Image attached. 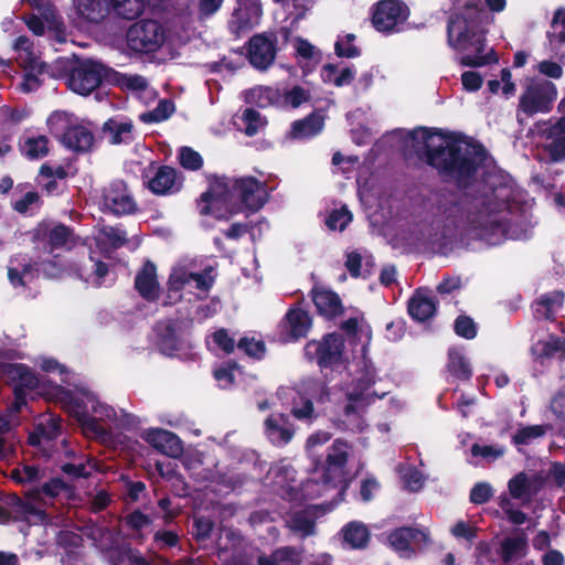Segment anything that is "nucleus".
<instances>
[{
	"label": "nucleus",
	"mask_w": 565,
	"mask_h": 565,
	"mask_svg": "<svg viewBox=\"0 0 565 565\" xmlns=\"http://www.w3.org/2000/svg\"><path fill=\"white\" fill-rule=\"evenodd\" d=\"M57 543L65 548H75L81 545L82 537L75 532L64 530L57 534Z\"/></svg>",
	"instance_id": "obj_64"
},
{
	"label": "nucleus",
	"mask_w": 565,
	"mask_h": 565,
	"mask_svg": "<svg viewBox=\"0 0 565 565\" xmlns=\"http://www.w3.org/2000/svg\"><path fill=\"white\" fill-rule=\"evenodd\" d=\"M13 50L17 53L15 61L21 67L31 71L42 70L43 65L40 62V54L29 38L24 35L19 36L13 43Z\"/></svg>",
	"instance_id": "obj_24"
},
{
	"label": "nucleus",
	"mask_w": 565,
	"mask_h": 565,
	"mask_svg": "<svg viewBox=\"0 0 565 565\" xmlns=\"http://www.w3.org/2000/svg\"><path fill=\"white\" fill-rule=\"evenodd\" d=\"M412 148L419 158L439 171L459 178L471 174L486 159L480 145L468 140H450L443 135L419 129L412 135Z\"/></svg>",
	"instance_id": "obj_1"
},
{
	"label": "nucleus",
	"mask_w": 565,
	"mask_h": 565,
	"mask_svg": "<svg viewBox=\"0 0 565 565\" xmlns=\"http://www.w3.org/2000/svg\"><path fill=\"white\" fill-rule=\"evenodd\" d=\"M277 36L274 33H260L250 38L247 45L249 63L257 70H267L276 57Z\"/></svg>",
	"instance_id": "obj_11"
},
{
	"label": "nucleus",
	"mask_w": 565,
	"mask_h": 565,
	"mask_svg": "<svg viewBox=\"0 0 565 565\" xmlns=\"http://www.w3.org/2000/svg\"><path fill=\"white\" fill-rule=\"evenodd\" d=\"M527 536L524 530H516L515 536L505 537L501 542V557L504 563L519 561L526 555Z\"/></svg>",
	"instance_id": "obj_27"
},
{
	"label": "nucleus",
	"mask_w": 565,
	"mask_h": 565,
	"mask_svg": "<svg viewBox=\"0 0 565 565\" xmlns=\"http://www.w3.org/2000/svg\"><path fill=\"white\" fill-rule=\"evenodd\" d=\"M352 221V214L345 207L334 210L326 221L327 226L332 231H343Z\"/></svg>",
	"instance_id": "obj_49"
},
{
	"label": "nucleus",
	"mask_w": 565,
	"mask_h": 565,
	"mask_svg": "<svg viewBox=\"0 0 565 565\" xmlns=\"http://www.w3.org/2000/svg\"><path fill=\"white\" fill-rule=\"evenodd\" d=\"M191 282H193L199 290L207 291L213 284V277L207 270L202 274H194L183 267H177L173 269L168 281L169 291L178 292Z\"/></svg>",
	"instance_id": "obj_19"
},
{
	"label": "nucleus",
	"mask_w": 565,
	"mask_h": 565,
	"mask_svg": "<svg viewBox=\"0 0 565 565\" xmlns=\"http://www.w3.org/2000/svg\"><path fill=\"white\" fill-rule=\"evenodd\" d=\"M408 8L398 0H382L374 9L372 23L380 32H391L406 21Z\"/></svg>",
	"instance_id": "obj_10"
},
{
	"label": "nucleus",
	"mask_w": 565,
	"mask_h": 565,
	"mask_svg": "<svg viewBox=\"0 0 565 565\" xmlns=\"http://www.w3.org/2000/svg\"><path fill=\"white\" fill-rule=\"evenodd\" d=\"M167 39L166 29L154 20H142L132 24L127 32V44L136 52H154Z\"/></svg>",
	"instance_id": "obj_8"
},
{
	"label": "nucleus",
	"mask_w": 565,
	"mask_h": 565,
	"mask_svg": "<svg viewBox=\"0 0 565 565\" xmlns=\"http://www.w3.org/2000/svg\"><path fill=\"white\" fill-rule=\"evenodd\" d=\"M472 223L480 227H488L494 224L493 203L491 198L477 200L473 204Z\"/></svg>",
	"instance_id": "obj_39"
},
{
	"label": "nucleus",
	"mask_w": 565,
	"mask_h": 565,
	"mask_svg": "<svg viewBox=\"0 0 565 565\" xmlns=\"http://www.w3.org/2000/svg\"><path fill=\"white\" fill-rule=\"evenodd\" d=\"M108 8L121 19L134 20L142 14L145 2L143 0H108Z\"/></svg>",
	"instance_id": "obj_35"
},
{
	"label": "nucleus",
	"mask_w": 565,
	"mask_h": 565,
	"mask_svg": "<svg viewBox=\"0 0 565 565\" xmlns=\"http://www.w3.org/2000/svg\"><path fill=\"white\" fill-rule=\"evenodd\" d=\"M315 510L307 509L294 513L287 521L288 527L297 535L307 537L315 534Z\"/></svg>",
	"instance_id": "obj_32"
},
{
	"label": "nucleus",
	"mask_w": 565,
	"mask_h": 565,
	"mask_svg": "<svg viewBox=\"0 0 565 565\" xmlns=\"http://www.w3.org/2000/svg\"><path fill=\"white\" fill-rule=\"evenodd\" d=\"M545 484V478L541 473H535L531 478L524 471L514 475L508 483L510 495L513 499H531Z\"/></svg>",
	"instance_id": "obj_18"
},
{
	"label": "nucleus",
	"mask_w": 565,
	"mask_h": 565,
	"mask_svg": "<svg viewBox=\"0 0 565 565\" xmlns=\"http://www.w3.org/2000/svg\"><path fill=\"white\" fill-rule=\"evenodd\" d=\"M426 541L427 534L413 527L397 529L388 536L390 545L399 553H411Z\"/></svg>",
	"instance_id": "obj_21"
},
{
	"label": "nucleus",
	"mask_w": 565,
	"mask_h": 565,
	"mask_svg": "<svg viewBox=\"0 0 565 565\" xmlns=\"http://www.w3.org/2000/svg\"><path fill=\"white\" fill-rule=\"evenodd\" d=\"M324 119L321 115L312 114L302 120L292 124V136L295 138H306L315 136L323 128Z\"/></svg>",
	"instance_id": "obj_37"
},
{
	"label": "nucleus",
	"mask_w": 565,
	"mask_h": 565,
	"mask_svg": "<svg viewBox=\"0 0 565 565\" xmlns=\"http://www.w3.org/2000/svg\"><path fill=\"white\" fill-rule=\"evenodd\" d=\"M349 446L342 440H335L331 446L327 456L328 470L342 472L343 467L348 461ZM342 476V473H340Z\"/></svg>",
	"instance_id": "obj_40"
},
{
	"label": "nucleus",
	"mask_w": 565,
	"mask_h": 565,
	"mask_svg": "<svg viewBox=\"0 0 565 565\" xmlns=\"http://www.w3.org/2000/svg\"><path fill=\"white\" fill-rule=\"evenodd\" d=\"M343 347L344 342L341 335L330 333L326 335L320 342H309L307 345V352L311 353L313 350L319 364L328 365L340 360Z\"/></svg>",
	"instance_id": "obj_16"
},
{
	"label": "nucleus",
	"mask_w": 565,
	"mask_h": 565,
	"mask_svg": "<svg viewBox=\"0 0 565 565\" xmlns=\"http://www.w3.org/2000/svg\"><path fill=\"white\" fill-rule=\"evenodd\" d=\"M525 191L497 167V236L502 242L520 241L531 236V215L525 201ZM500 243L497 237V245Z\"/></svg>",
	"instance_id": "obj_3"
},
{
	"label": "nucleus",
	"mask_w": 565,
	"mask_h": 565,
	"mask_svg": "<svg viewBox=\"0 0 565 565\" xmlns=\"http://www.w3.org/2000/svg\"><path fill=\"white\" fill-rule=\"evenodd\" d=\"M78 15L89 22L102 21L108 11L104 0H75Z\"/></svg>",
	"instance_id": "obj_34"
},
{
	"label": "nucleus",
	"mask_w": 565,
	"mask_h": 565,
	"mask_svg": "<svg viewBox=\"0 0 565 565\" xmlns=\"http://www.w3.org/2000/svg\"><path fill=\"white\" fill-rule=\"evenodd\" d=\"M311 327V319L302 309H290L284 320V328L291 339H299L307 335Z\"/></svg>",
	"instance_id": "obj_29"
},
{
	"label": "nucleus",
	"mask_w": 565,
	"mask_h": 565,
	"mask_svg": "<svg viewBox=\"0 0 565 565\" xmlns=\"http://www.w3.org/2000/svg\"><path fill=\"white\" fill-rule=\"evenodd\" d=\"M227 195L239 200L248 211L255 212L265 204L267 189L265 183L253 177H244L234 181L222 177L212 182L210 192L203 193L202 200L226 199Z\"/></svg>",
	"instance_id": "obj_4"
},
{
	"label": "nucleus",
	"mask_w": 565,
	"mask_h": 565,
	"mask_svg": "<svg viewBox=\"0 0 565 565\" xmlns=\"http://www.w3.org/2000/svg\"><path fill=\"white\" fill-rule=\"evenodd\" d=\"M106 75V70L93 61L81 62L68 76V87L76 94L87 96L94 92Z\"/></svg>",
	"instance_id": "obj_9"
},
{
	"label": "nucleus",
	"mask_w": 565,
	"mask_h": 565,
	"mask_svg": "<svg viewBox=\"0 0 565 565\" xmlns=\"http://www.w3.org/2000/svg\"><path fill=\"white\" fill-rule=\"evenodd\" d=\"M461 83L466 90L476 92L481 87L483 76L479 72L467 71L461 75Z\"/></svg>",
	"instance_id": "obj_57"
},
{
	"label": "nucleus",
	"mask_w": 565,
	"mask_h": 565,
	"mask_svg": "<svg viewBox=\"0 0 565 565\" xmlns=\"http://www.w3.org/2000/svg\"><path fill=\"white\" fill-rule=\"evenodd\" d=\"M386 394V392H377L371 388H367L364 393L351 394V403L345 406V413L349 414L351 412H355L359 408L364 407L366 404H369L373 399V397L382 398Z\"/></svg>",
	"instance_id": "obj_47"
},
{
	"label": "nucleus",
	"mask_w": 565,
	"mask_h": 565,
	"mask_svg": "<svg viewBox=\"0 0 565 565\" xmlns=\"http://www.w3.org/2000/svg\"><path fill=\"white\" fill-rule=\"evenodd\" d=\"M536 356L540 360L558 358L565 360V338L551 334L547 340L536 343Z\"/></svg>",
	"instance_id": "obj_33"
},
{
	"label": "nucleus",
	"mask_w": 565,
	"mask_h": 565,
	"mask_svg": "<svg viewBox=\"0 0 565 565\" xmlns=\"http://www.w3.org/2000/svg\"><path fill=\"white\" fill-rule=\"evenodd\" d=\"M104 205L114 214H128L135 211L136 204L121 181L111 183L104 190Z\"/></svg>",
	"instance_id": "obj_15"
},
{
	"label": "nucleus",
	"mask_w": 565,
	"mask_h": 565,
	"mask_svg": "<svg viewBox=\"0 0 565 565\" xmlns=\"http://www.w3.org/2000/svg\"><path fill=\"white\" fill-rule=\"evenodd\" d=\"M131 121H120L115 118L108 119L103 126V134L113 145L128 142L132 139Z\"/></svg>",
	"instance_id": "obj_31"
},
{
	"label": "nucleus",
	"mask_w": 565,
	"mask_h": 565,
	"mask_svg": "<svg viewBox=\"0 0 565 565\" xmlns=\"http://www.w3.org/2000/svg\"><path fill=\"white\" fill-rule=\"evenodd\" d=\"M49 125L52 131L63 132V143L75 151H87L94 142V136L90 130L75 122L72 114L66 111H55L49 118Z\"/></svg>",
	"instance_id": "obj_7"
},
{
	"label": "nucleus",
	"mask_w": 565,
	"mask_h": 565,
	"mask_svg": "<svg viewBox=\"0 0 565 565\" xmlns=\"http://www.w3.org/2000/svg\"><path fill=\"white\" fill-rule=\"evenodd\" d=\"M564 300L565 294L562 290H553L541 295L532 305L535 319L555 320L557 312L564 305Z\"/></svg>",
	"instance_id": "obj_22"
},
{
	"label": "nucleus",
	"mask_w": 565,
	"mask_h": 565,
	"mask_svg": "<svg viewBox=\"0 0 565 565\" xmlns=\"http://www.w3.org/2000/svg\"><path fill=\"white\" fill-rule=\"evenodd\" d=\"M343 536L345 542L352 547L359 548L366 544L369 540V531L363 524L352 522L344 527Z\"/></svg>",
	"instance_id": "obj_45"
},
{
	"label": "nucleus",
	"mask_w": 565,
	"mask_h": 565,
	"mask_svg": "<svg viewBox=\"0 0 565 565\" xmlns=\"http://www.w3.org/2000/svg\"><path fill=\"white\" fill-rule=\"evenodd\" d=\"M550 409L557 420L565 423V390H559L553 395ZM559 435L565 437L564 428L559 430Z\"/></svg>",
	"instance_id": "obj_50"
},
{
	"label": "nucleus",
	"mask_w": 565,
	"mask_h": 565,
	"mask_svg": "<svg viewBox=\"0 0 565 565\" xmlns=\"http://www.w3.org/2000/svg\"><path fill=\"white\" fill-rule=\"evenodd\" d=\"M71 236V232L66 226L57 225L53 227L49 233V244L51 248H57L64 246Z\"/></svg>",
	"instance_id": "obj_52"
},
{
	"label": "nucleus",
	"mask_w": 565,
	"mask_h": 565,
	"mask_svg": "<svg viewBox=\"0 0 565 565\" xmlns=\"http://www.w3.org/2000/svg\"><path fill=\"white\" fill-rule=\"evenodd\" d=\"M285 103L296 108L309 99V94L300 86H295L286 92Z\"/></svg>",
	"instance_id": "obj_56"
},
{
	"label": "nucleus",
	"mask_w": 565,
	"mask_h": 565,
	"mask_svg": "<svg viewBox=\"0 0 565 565\" xmlns=\"http://www.w3.org/2000/svg\"><path fill=\"white\" fill-rule=\"evenodd\" d=\"M9 381L14 384L15 403L14 409L19 411L25 404L23 398L24 390H32L36 386L38 380L35 375L22 364H11L6 370Z\"/></svg>",
	"instance_id": "obj_17"
},
{
	"label": "nucleus",
	"mask_w": 565,
	"mask_h": 565,
	"mask_svg": "<svg viewBox=\"0 0 565 565\" xmlns=\"http://www.w3.org/2000/svg\"><path fill=\"white\" fill-rule=\"evenodd\" d=\"M435 302L429 297L420 292L415 294L408 303L409 315L419 321L430 318L435 313Z\"/></svg>",
	"instance_id": "obj_36"
},
{
	"label": "nucleus",
	"mask_w": 565,
	"mask_h": 565,
	"mask_svg": "<svg viewBox=\"0 0 565 565\" xmlns=\"http://www.w3.org/2000/svg\"><path fill=\"white\" fill-rule=\"evenodd\" d=\"M313 302L318 311L327 318H333L342 313L343 307L339 296L327 289L313 290Z\"/></svg>",
	"instance_id": "obj_30"
},
{
	"label": "nucleus",
	"mask_w": 565,
	"mask_h": 565,
	"mask_svg": "<svg viewBox=\"0 0 565 565\" xmlns=\"http://www.w3.org/2000/svg\"><path fill=\"white\" fill-rule=\"evenodd\" d=\"M47 142V138L44 136L30 138L24 142L23 151L31 159L43 157L49 151Z\"/></svg>",
	"instance_id": "obj_48"
},
{
	"label": "nucleus",
	"mask_w": 565,
	"mask_h": 565,
	"mask_svg": "<svg viewBox=\"0 0 565 565\" xmlns=\"http://www.w3.org/2000/svg\"><path fill=\"white\" fill-rule=\"evenodd\" d=\"M299 393L308 396L300 404H295L291 414L298 419L315 418V408L312 399L323 402L328 396L327 388L323 383L315 380H305L299 385Z\"/></svg>",
	"instance_id": "obj_13"
},
{
	"label": "nucleus",
	"mask_w": 565,
	"mask_h": 565,
	"mask_svg": "<svg viewBox=\"0 0 565 565\" xmlns=\"http://www.w3.org/2000/svg\"><path fill=\"white\" fill-rule=\"evenodd\" d=\"M265 431L273 444L287 445L295 435V427L284 414H275L266 418Z\"/></svg>",
	"instance_id": "obj_23"
},
{
	"label": "nucleus",
	"mask_w": 565,
	"mask_h": 565,
	"mask_svg": "<svg viewBox=\"0 0 565 565\" xmlns=\"http://www.w3.org/2000/svg\"><path fill=\"white\" fill-rule=\"evenodd\" d=\"M455 12L448 22V42L462 52L472 53L462 57V64L483 66L491 61V54L482 55L489 19L481 0H454Z\"/></svg>",
	"instance_id": "obj_2"
},
{
	"label": "nucleus",
	"mask_w": 565,
	"mask_h": 565,
	"mask_svg": "<svg viewBox=\"0 0 565 565\" xmlns=\"http://www.w3.org/2000/svg\"><path fill=\"white\" fill-rule=\"evenodd\" d=\"M174 113V104L169 99H162L153 110L142 113L139 118L146 124L161 122Z\"/></svg>",
	"instance_id": "obj_44"
},
{
	"label": "nucleus",
	"mask_w": 565,
	"mask_h": 565,
	"mask_svg": "<svg viewBox=\"0 0 565 565\" xmlns=\"http://www.w3.org/2000/svg\"><path fill=\"white\" fill-rule=\"evenodd\" d=\"M500 507L507 514L509 522L514 525H521L527 520L526 514L519 509H513L509 500L505 498L500 499Z\"/></svg>",
	"instance_id": "obj_53"
},
{
	"label": "nucleus",
	"mask_w": 565,
	"mask_h": 565,
	"mask_svg": "<svg viewBox=\"0 0 565 565\" xmlns=\"http://www.w3.org/2000/svg\"><path fill=\"white\" fill-rule=\"evenodd\" d=\"M492 495V488L488 483H477L471 492L470 500L476 504H481L487 502Z\"/></svg>",
	"instance_id": "obj_60"
},
{
	"label": "nucleus",
	"mask_w": 565,
	"mask_h": 565,
	"mask_svg": "<svg viewBox=\"0 0 565 565\" xmlns=\"http://www.w3.org/2000/svg\"><path fill=\"white\" fill-rule=\"evenodd\" d=\"M537 70L542 75L548 78L558 79L563 76V67L561 64L551 60L540 62Z\"/></svg>",
	"instance_id": "obj_55"
},
{
	"label": "nucleus",
	"mask_w": 565,
	"mask_h": 565,
	"mask_svg": "<svg viewBox=\"0 0 565 565\" xmlns=\"http://www.w3.org/2000/svg\"><path fill=\"white\" fill-rule=\"evenodd\" d=\"M238 348L243 349L246 354L253 358H260L265 352V345L260 341L249 340V339H242L238 342Z\"/></svg>",
	"instance_id": "obj_62"
},
{
	"label": "nucleus",
	"mask_w": 565,
	"mask_h": 565,
	"mask_svg": "<svg viewBox=\"0 0 565 565\" xmlns=\"http://www.w3.org/2000/svg\"><path fill=\"white\" fill-rule=\"evenodd\" d=\"M448 370L454 376L460 380H467L471 375V369L468 361L459 351L456 350H451L449 352Z\"/></svg>",
	"instance_id": "obj_46"
},
{
	"label": "nucleus",
	"mask_w": 565,
	"mask_h": 565,
	"mask_svg": "<svg viewBox=\"0 0 565 565\" xmlns=\"http://www.w3.org/2000/svg\"><path fill=\"white\" fill-rule=\"evenodd\" d=\"M135 286L138 292L147 300H156L160 294V286L157 279L156 266L147 262L137 274Z\"/></svg>",
	"instance_id": "obj_25"
},
{
	"label": "nucleus",
	"mask_w": 565,
	"mask_h": 565,
	"mask_svg": "<svg viewBox=\"0 0 565 565\" xmlns=\"http://www.w3.org/2000/svg\"><path fill=\"white\" fill-rule=\"evenodd\" d=\"M146 439L160 452L168 456H178L182 451L180 439L172 433L154 429L147 433Z\"/></svg>",
	"instance_id": "obj_26"
},
{
	"label": "nucleus",
	"mask_w": 565,
	"mask_h": 565,
	"mask_svg": "<svg viewBox=\"0 0 565 565\" xmlns=\"http://www.w3.org/2000/svg\"><path fill=\"white\" fill-rule=\"evenodd\" d=\"M180 163L185 169L198 170L202 167L203 159L199 152L189 147H183L180 150Z\"/></svg>",
	"instance_id": "obj_51"
},
{
	"label": "nucleus",
	"mask_w": 565,
	"mask_h": 565,
	"mask_svg": "<svg viewBox=\"0 0 565 565\" xmlns=\"http://www.w3.org/2000/svg\"><path fill=\"white\" fill-rule=\"evenodd\" d=\"M547 143L545 150L551 161L559 162L565 159V115L559 117L543 132Z\"/></svg>",
	"instance_id": "obj_20"
},
{
	"label": "nucleus",
	"mask_w": 565,
	"mask_h": 565,
	"mask_svg": "<svg viewBox=\"0 0 565 565\" xmlns=\"http://www.w3.org/2000/svg\"><path fill=\"white\" fill-rule=\"evenodd\" d=\"M214 342L221 348L224 352L231 353L234 351L235 342L234 339L231 338L225 329H220L212 334Z\"/></svg>",
	"instance_id": "obj_63"
},
{
	"label": "nucleus",
	"mask_w": 565,
	"mask_h": 565,
	"mask_svg": "<svg viewBox=\"0 0 565 565\" xmlns=\"http://www.w3.org/2000/svg\"><path fill=\"white\" fill-rule=\"evenodd\" d=\"M263 9L257 0H248L239 2L234 9L232 18L228 22L231 31L239 35L242 32L250 30L259 23Z\"/></svg>",
	"instance_id": "obj_14"
},
{
	"label": "nucleus",
	"mask_w": 565,
	"mask_h": 565,
	"mask_svg": "<svg viewBox=\"0 0 565 565\" xmlns=\"http://www.w3.org/2000/svg\"><path fill=\"white\" fill-rule=\"evenodd\" d=\"M301 561V550L292 546H282L276 548L269 555H260L257 563L258 565H300Z\"/></svg>",
	"instance_id": "obj_28"
},
{
	"label": "nucleus",
	"mask_w": 565,
	"mask_h": 565,
	"mask_svg": "<svg viewBox=\"0 0 565 565\" xmlns=\"http://www.w3.org/2000/svg\"><path fill=\"white\" fill-rule=\"evenodd\" d=\"M223 2L224 0H199V19L203 20L216 13L222 7Z\"/></svg>",
	"instance_id": "obj_58"
},
{
	"label": "nucleus",
	"mask_w": 565,
	"mask_h": 565,
	"mask_svg": "<svg viewBox=\"0 0 565 565\" xmlns=\"http://www.w3.org/2000/svg\"><path fill=\"white\" fill-rule=\"evenodd\" d=\"M324 70L327 72L328 79L332 81L335 86L348 85L352 82L354 77V74L350 68L342 70L340 74L337 75L334 78H331V76L335 73V67L333 65H327L324 66Z\"/></svg>",
	"instance_id": "obj_59"
},
{
	"label": "nucleus",
	"mask_w": 565,
	"mask_h": 565,
	"mask_svg": "<svg viewBox=\"0 0 565 565\" xmlns=\"http://www.w3.org/2000/svg\"><path fill=\"white\" fill-rule=\"evenodd\" d=\"M71 412L81 423L84 433L94 437L105 433L99 420L115 417V411L111 407L100 404L94 394L86 392L73 401Z\"/></svg>",
	"instance_id": "obj_6"
},
{
	"label": "nucleus",
	"mask_w": 565,
	"mask_h": 565,
	"mask_svg": "<svg viewBox=\"0 0 565 565\" xmlns=\"http://www.w3.org/2000/svg\"><path fill=\"white\" fill-rule=\"evenodd\" d=\"M45 477V470L34 465H23L11 471V478L23 484H33Z\"/></svg>",
	"instance_id": "obj_42"
},
{
	"label": "nucleus",
	"mask_w": 565,
	"mask_h": 565,
	"mask_svg": "<svg viewBox=\"0 0 565 565\" xmlns=\"http://www.w3.org/2000/svg\"><path fill=\"white\" fill-rule=\"evenodd\" d=\"M456 333L460 337L472 339L476 335V326L469 317L460 316L455 322Z\"/></svg>",
	"instance_id": "obj_54"
},
{
	"label": "nucleus",
	"mask_w": 565,
	"mask_h": 565,
	"mask_svg": "<svg viewBox=\"0 0 565 565\" xmlns=\"http://www.w3.org/2000/svg\"><path fill=\"white\" fill-rule=\"evenodd\" d=\"M548 429H552L551 424L520 427L512 436V443L516 446L530 445L534 439L543 437Z\"/></svg>",
	"instance_id": "obj_41"
},
{
	"label": "nucleus",
	"mask_w": 565,
	"mask_h": 565,
	"mask_svg": "<svg viewBox=\"0 0 565 565\" xmlns=\"http://www.w3.org/2000/svg\"><path fill=\"white\" fill-rule=\"evenodd\" d=\"M243 119L246 122V134L248 136L255 135L258 130V127L262 125L259 113L255 109L248 108L244 111Z\"/></svg>",
	"instance_id": "obj_61"
},
{
	"label": "nucleus",
	"mask_w": 565,
	"mask_h": 565,
	"mask_svg": "<svg viewBox=\"0 0 565 565\" xmlns=\"http://www.w3.org/2000/svg\"><path fill=\"white\" fill-rule=\"evenodd\" d=\"M61 424L57 419L47 418L40 423L29 439L32 445H40L42 439L52 440L60 434Z\"/></svg>",
	"instance_id": "obj_43"
},
{
	"label": "nucleus",
	"mask_w": 565,
	"mask_h": 565,
	"mask_svg": "<svg viewBox=\"0 0 565 565\" xmlns=\"http://www.w3.org/2000/svg\"><path fill=\"white\" fill-rule=\"evenodd\" d=\"M65 488V484L60 479H52L51 481L43 484L41 491L38 489L30 490L25 493L24 499H18V512L28 516V515H36L39 518L44 516L43 504L41 499V493L53 498L60 494V492Z\"/></svg>",
	"instance_id": "obj_12"
},
{
	"label": "nucleus",
	"mask_w": 565,
	"mask_h": 565,
	"mask_svg": "<svg viewBox=\"0 0 565 565\" xmlns=\"http://www.w3.org/2000/svg\"><path fill=\"white\" fill-rule=\"evenodd\" d=\"M177 182V172L170 167H161L156 175L149 181V188L157 194H164L170 191Z\"/></svg>",
	"instance_id": "obj_38"
},
{
	"label": "nucleus",
	"mask_w": 565,
	"mask_h": 565,
	"mask_svg": "<svg viewBox=\"0 0 565 565\" xmlns=\"http://www.w3.org/2000/svg\"><path fill=\"white\" fill-rule=\"evenodd\" d=\"M557 94V87L553 82L544 78H530L519 98L518 120L522 122L524 117L550 113Z\"/></svg>",
	"instance_id": "obj_5"
}]
</instances>
